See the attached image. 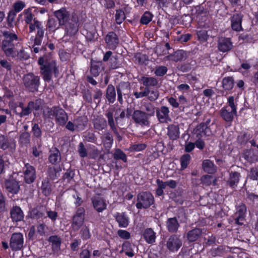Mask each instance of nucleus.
<instances>
[{
    "instance_id": "f257e3e1",
    "label": "nucleus",
    "mask_w": 258,
    "mask_h": 258,
    "mask_svg": "<svg viewBox=\"0 0 258 258\" xmlns=\"http://www.w3.org/2000/svg\"><path fill=\"white\" fill-rule=\"evenodd\" d=\"M37 63L39 66L40 74L45 82L49 83L52 80L53 75L55 78L59 76V66L56 60L52 57L51 53L39 57Z\"/></svg>"
},
{
    "instance_id": "f03ea898",
    "label": "nucleus",
    "mask_w": 258,
    "mask_h": 258,
    "mask_svg": "<svg viewBox=\"0 0 258 258\" xmlns=\"http://www.w3.org/2000/svg\"><path fill=\"white\" fill-rule=\"evenodd\" d=\"M2 50L6 56L15 52V48L21 47V43L17 32L13 30H4L2 31Z\"/></svg>"
},
{
    "instance_id": "7ed1b4c3",
    "label": "nucleus",
    "mask_w": 258,
    "mask_h": 258,
    "mask_svg": "<svg viewBox=\"0 0 258 258\" xmlns=\"http://www.w3.org/2000/svg\"><path fill=\"white\" fill-rule=\"evenodd\" d=\"M45 118L54 119L56 124L63 126L69 119L68 113L60 105H54L51 107H47L43 112Z\"/></svg>"
},
{
    "instance_id": "20e7f679",
    "label": "nucleus",
    "mask_w": 258,
    "mask_h": 258,
    "mask_svg": "<svg viewBox=\"0 0 258 258\" xmlns=\"http://www.w3.org/2000/svg\"><path fill=\"white\" fill-rule=\"evenodd\" d=\"M23 83L26 89L31 93L38 91L40 85V77L33 73H28L24 75L22 78Z\"/></svg>"
},
{
    "instance_id": "39448f33",
    "label": "nucleus",
    "mask_w": 258,
    "mask_h": 258,
    "mask_svg": "<svg viewBox=\"0 0 258 258\" xmlns=\"http://www.w3.org/2000/svg\"><path fill=\"white\" fill-rule=\"evenodd\" d=\"M153 195L150 191L139 192L136 197V207L139 210L147 209L154 204Z\"/></svg>"
},
{
    "instance_id": "423d86ee",
    "label": "nucleus",
    "mask_w": 258,
    "mask_h": 258,
    "mask_svg": "<svg viewBox=\"0 0 258 258\" xmlns=\"http://www.w3.org/2000/svg\"><path fill=\"white\" fill-rule=\"evenodd\" d=\"M43 101L40 99H37L34 101L28 102L27 106L24 107L21 111L19 112L17 109L14 110V113L20 118L27 116L31 114L33 110L39 111L42 105Z\"/></svg>"
},
{
    "instance_id": "0eeeda50",
    "label": "nucleus",
    "mask_w": 258,
    "mask_h": 258,
    "mask_svg": "<svg viewBox=\"0 0 258 258\" xmlns=\"http://www.w3.org/2000/svg\"><path fill=\"white\" fill-rule=\"evenodd\" d=\"M182 245V241L180 235L172 234L169 236L166 241L165 246L167 249L171 253L177 252Z\"/></svg>"
},
{
    "instance_id": "6e6552de",
    "label": "nucleus",
    "mask_w": 258,
    "mask_h": 258,
    "mask_svg": "<svg viewBox=\"0 0 258 258\" xmlns=\"http://www.w3.org/2000/svg\"><path fill=\"white\" fill-rule=\"evenodd\" d=\"M24 182L27 184L33 183L36 179V171L35 168L29 163H24L22 168Z\"/></svg>"
},
{
    "instance_id": "1a4fd4ad",
    "label": "nucleus",
    "mask_w": 258,
    "mask_h": 258,
    "mask_svg": "<svg viewBox=\"0 0 258 258\" xmlns=\"http://www.w3.org/2000/svg\"><path fill=\"white\" fill-rule=\"evenodd\" d=\"M4 186L9 194L17 195L20 190V182L13 175H10L4 181Z\"/></svg>"
},
{
    "instance_id": "9d476101",
    "label": "nucleus",
    "mask_w": 258,
    "mask_h": 258,
    "mask_svg": "<svg viewBox=\"0 0 258 258\" xmlns=\"http://www.w3.org/2000/svg\"><path fill=\"white\" fill-rule=\"evenodd\" d=\"M150 118L146 112L141 110H135L132 114V119L134 122L142 126H150Z\"/></svg>"
},
{
    "instance_id": "9b49d317",
    "label": "nucleus",
    "mask_w": 258,
    "mask_h": 258,
    "mask_svg": "<svg viewBox=\"0 0 258 258\" xmlns=\"http://www.w3.org/2000/svg\"><path fill=\"white\" fill-rule=\"evenodd\" d=\"M104 40L107 48L109 50H115L119 44V37L114 31L108 32L104 37Z\"/></svg>"
},
{
    "instance_id": "f8f14e48",
    "label": "nucleus",
    "mask_w": 258,
    "mask_h": 258,
    "mask_svg": "<svg viewBox=\"0 0 258 258\" xmlns=\"http://www.w3.org/2000/svg\"><path fill=\"white\" fill-rule=\"evenodd\" d=\"M24 243V237L22 233L16 232L12 234L10 240V246L13 251L20 250Z\"/></svg>"
},
{
    "instance_id": "ddd939ff",
    "label": "nucleus",
    "mask_w": 258,
    "mask_h": 258,
    "mask_svg": "<svg viewBox=\"0 0 258 258\" xmlns=\"http://www.w3.org/2000/svg\"><path fill=\"white\" fill-rule=\"evenodd\" d=\"M53 15L58 21L59 26L66 25L71 19V13L66 8L54 11Z\"/></svg>"
},
{
    "instance_id": "4468645a",
    "label": "nucleus",
    "mask_w": 258,
    "mask_h": 258,
    "mask_svg": "<svg viewBox=\"0 0 258 258\" xmlns=\"http://www.w3.org/2000/svg\"><path fill=\"white\" fill-rule=\"evenodd\" d=\"M243 15L241 13L233 14L230 18L231 28L232 30L236 32H240L243 30L242 26Z\"/></svg>"
},
{
    "instance_id": "2eb2a0df",
    "label": "nucleus",
    "mask_w": 258,
    "mask_h": 258,
    "mask_svg": "<svg viewBox=\"0 0 258 258\" xmlns=\"http://www.w3.org/2000/svg\"><path fill=\"white\" fill-rule=\"evenodd\" d=\"M236 212L235 213L236 217L235 218V223L239 226L243 224V222L245 220L246 214L247 212V207L246 205L240 203L239 205L236 206Z\"/></svg>"
},
{
    "instance_id": "dca6fc26",
    "label": "nucleus",
    "mask_w": 258,
    "mask_h": 258,
    "mask_svg": "<svg viewBox=\"0 0 258 258\" xmlns=\"http://www.w3.org/2000/svg\"><path fill=\"white\" fill-rule=\"evenodd\" d=\"M46 207L42 205H37L35 207L30 210L28 216L32 220H39L45 218Z\"/></svg>"
},
{
    "instance_id": "f3484780",
    "label": "nucleus",
    "mask_w": 258,
    "mask_h": 258,
    "mask_svg": "<svg viewBox=\"0 0 258 258\" xmlns=\"http://www.w3.org/2000/svg\"><path fill=\"white\" fill-rule=\"evenodd\" d=\"M94 209L98 213H102L107 209L106 200L100 196H94L91 199Z\"/></svg>"
},
{
    "instance_id": "a211bd4d",
    "label": "nucleus",
    "mask_w": 258,
    "mask_h": 258,
    "mask_svg": "<svg viewBox=\"0 0 258 258\" xmlns=\"http://www.w3.org/2000/svg\"><path fill=\"white\" fill-rule=\"evenodd\" d=\"M170 110L168 107L161 106L156 109V115L159 121L161 123H166L171 121L169 116Z\"/></svg>"
},
{
    "instance_id": "6ab92c4d",
    "label": "nucleus",
    "mask_w": 258,
    "mask_h": 258,
    "mask_svg": "<svg viewBox=\"0 0 258 258\" xmlns=\"http://www.w3.org/2000/svg\"><path fill=\"white\" fill-rule=\"evenodd\" d=\"M115 221L120 228H126L130 224V217L125 212H116L113 214Z\"/></svg>"
},
{
    "instance_id": "aec40b11",
    "label": "nucleus",
    "mask_w": 258,
    "mask_h": 258,
    "mask_svg": "<svg viewBox=\"0 0 258 258\" xmlns=\"http://www.w3.org/2000/svg\"><path fill=\"white\" fill-rule=\"evenodd\" d=\"M10 218L13 222L23 221L24 220V213L20 206H13L10 211Z\"/></svg>"
},
{
    "instance_id": "412c9836",
    "label": "nucleus",
    "mask_w": 258,
    "mask_h": 258,
    "mask_svg": "<svg viewBox=\"0 0 258 258\" xmlns=\"http://www.w3.org/2000/svg\"><path fill=\"white\" fill-rule=\"evenodd\" d=\"M219 113L221 118L229 125H231L233 121L234 115H237V112H233L232 110L230 111L227 106L223 107L220 109Z\"/></svg>"
},
{
    "instance_id": "4be33fe9",
    "label": "nucleus",
    "mask_w": 258,
    "mask_h": 258,
    "mask_svg": "<svg viewBox=\"0 0 258 258\" xmlns=\"http://www.w3.org/2000/svg\"><path fill=\"white\" fill-rule=\"evenodd\" d=\"M131 88L130 84L128 82H121L116 86V89L117 94V100L120 104L123 103L122 95L127 94L125 91H127Z\"/></svg>"
},
{
    "instance_id": "5701e85b",
    "label": "nucleus",
    "mask_w": 258,
    "mask_h": 258,
    "mask_svg": "<svg viewBox=\"0 0 258 258\" xmlns=\"http://www.w3.org/2000/svg\"><path fill=\"white\" fill-rule=\"evenodd\" d=\"M233 47V43L230 38L225 37H220L218 41V50L222 52H228Z\"/></svg>"
},
{
    "instance_id": "b1692460",
    "label": "nucleus",
    "mask_w": 258,
    "mask_h": 258,
    "mask_svg": "<svg viewBox=\"0 0 258 258\" xmlns=\"http://www.w3.org/2000/svg\"><path fill=\"white\" fill-rule=\"evenodd\" d=\"M193 133L196 138H203L210 136L212 132L210 127H206L204 123H200L194 129Z\"/></svg>"
},
{
    "instance_id": "393cba45",
    "label": "nucleus",
    "mask_w": 258,
    "mask_h": 258,
    "mask_svg": "<svg viewBox=\"0 0 258 258\" xmlns=\"http://www.w3.org/2000/svg\"><path fill=\"white\" fill-rule=\"evenodd\" d=\"M105 69V64L102 61L91 60L90 73L94 77H98L101 71Z\"/></svg>"
},
{
    "instance_id": "a878e982",
    "label": "nucleus",
    "mask_w": 258,
    "mask_h": 258,
    "mask_svg": "<svg viewBox=\"0 0 258 258\" xmlns=\"http://www.w3.org/2000/svg\"><path fill=\"white\" fill-rule=\"evenodd\" d=\"M204 229L195 228L190 230L186 233V237L188 243L197 241L204 233Z\"/></svg>"
},
{
    "instance_id": "bb28decb",
    "label": "nucleus",
    "mask_w": 258,
    "mask_h": 258,
    "mask_svg": "<svg viewBox=\"0 0 258 258\" xmlns=\"http://www.w3.org/2000/svg\"><path fill=\"white\" fill-rule=\"evenodd\" d=\"M48 162L52 165L59 164L61 160L59 150L56 147H52L49 151Z\"/></svg>"
},
{
    "instance_id": "cd10ccee",
    "label": "nucleus",
    "mask_w": 258,
    "mask_h": 258,
    "mask_svg": "<svg viewBox=\"0 0 258 258\" xmlns=\"http://www.w3.org/2000/svg\"><path fill=\"white\" fill-rule=\"evenodd\" d=\"M15 142L13 139L7 136H0V149L6 150L13 149L15 147Z\"/></svg>"
},
{
    "instance_id": "c85d7f7f",
    "label": "nucleus",
    "mask_w": 258,
    "mask_h": 258,
    "mask_svg": "<svg viewBox=\"0 0 258 258\" xmlns=\"http://www.w3.org/2000/svg\"><path fill=\"white\" fill-rule=\"evenodd\" d=\"M115 108H113L106 110L105 113V115L108 119V123L110 127V129L118 138H120V136H119V134L118 132L117 128L115 125V118H114L113 117V112Z\"/></svg>"
},
{
    "instance_id": "c756f323",
    "label": "nucleus",
    "mask_w": 258,
    "mask_h": 258,
    "mask_svg": "<svg viewBox=\"0 0 258 258\" xmlns=\"http://www.w3.org/2000/svg\"><path fill=\"white\" fill-rule=\"evenodd\" d=\"M187 56V53L185 51L179 49L168 55L167 57L169 60L177 62L185 60Z\"/></svg>"
},
{
    "instance_id": "7c9ffc66",
    "label": "nucleus",
    "mask_w": 258,
    "mask_h": 258,
    "mask_svg": "<svg viewBox=\"0 0 258 258\" xmlns=\"http://www.w3.org/2000/svg\"><path fill=\"white\" fill-rule=\"evenodd\" d=\"M47 240L51 244L52 251L54 253L60 251L61 244V239L60 237L56 235H51L48 237Z\"/></svg>"
},
{
    "instance_id": "2f4dec72",
    "label": "nucleus",
    "mask_w": 258,
    "mask_h": 258,
    "mask_svg": "<svg viewBox=\"0 0 258 258\" xmlns=\"http://www.w3.org/2000/svg\"><path fill=\"white\" fill-rule=\"evenodd\" d=\"M166 226L167 230L170 233H176L180 227L176 217L168 218L166 222Z\"/></svg>"
},
{
    "instance_id": "473e14b6",
    "label": "nucleus",
    "mask_w": 258,
    "mask_h": 258,
    "mask_svg": "<svg viewBox=\"0 0 258 258\" xmlns=\"http://www.w3.org/2000/svg\"><path fill=\"white\" fill-rule=\"evenodd\" d=\"M105 97L109 104H113L115 101L116 97L115 88L112 84H109L107 86Z\"/></svg>"
},
{
    "instance_id": "72a5a7b5",
    "label": "nucleus",
    "mask_w": 258,
    "mask_h": 258,
    "mask_svg": "<svg viewBox=\"0 0 258 258\" xmlns=\"http://www.w3.org/2000/svg\"><path fill=\"white\" fill-rule=\"evenodd\" d=\"M202 167L204 171L209 174H214L217 171V167L214 163L209 159L203 160Z\"/></svg>"
},
{
    "instance_id": "f704fd0d",
    "label": "nucleus",
    "mask_w": 258,
    "mask_h": 258,
    "mask_svg": "<svg viewBox=\"0 0 258 258\" xmlns=\"http://www.w3.org/2000/svg\"><path fill=\"white\" fill-rule=\"evenodd\" d=\"M240 176V173L237 171H231L227 181L228 185L232 188H235L239 183Z\"/></svg>"
},
{
    "instance_id": "c9c22d12",
    "label": "nucleus",
    "mask_w": 258,
    "mask_h": 258,
    "mask_svg": "<svg viewBox=\"0 0 258 258\" xmlns=\"http://www.w3.org/2000/svg\"><path fill=\"white\" fill-rule=\"evenodd\" d=\"M167 135L170 139L176 140L179 137V128L178 125L170 124L167 127Z\"/></svg>"
},
{
    "instance_id": "e433bc0d",
    "label": "nucleus",
    "mask_w": 258,
    "mask_h": 258,
    "mask_svg": "<svg viewBox=\"0 0 258 258\" xmlns=\"http://www.w3.org/2000/svg\"><path fill=\"white\" fill-rule=\"evenodd\" d=\"M139 81L145 87H156L158 84V80L154 77L142 76Z\"/></svg>"
},
{
    "instance_id": "4c0bfd02",
    "label": "nucleus",
    "mask_w": 258,
    "mask_h": 258,
    "mask_svg": "<svg viewBox=\"0 0 258 258\" xmlns=\"http://www.w3.org/2000/svg\"><path fill=\"white\" fill-rule=\"evenodd\" d=\"M66 27V32L67 35L69 36H75L78 31V28L77 26V22L75 20H72V22L70 21L64 25Z\"/></svg>"
},
{
    "instance_id": "58836bf2",
    "label": "nucleus",
    "mask_w": 258,
    "mask_h": 258,
    "mask_svg": "<svg viewBox=\"0 0 258 258\" xmlns=\"http://www.w3.org/2000/svg\"><path fill=\"white\" fill-rule=\"evenodd\" d=\"M51 186L50 180L48 178H45L42 180L40 189L42 194L44 196L48 197L50 195L52 191Z\"/></svg>"
},
{
    "instance_id": "ea45409f",
    "label": "nucleus",
    "mask_w": 258,
    "mask_h": 258,
    "mask_svg": "<svg viewBox=\"0 0 258 258\" xmlns=\"http://www.w3.org/2000/svg\"><path fill=\"white\" fill-rule=\"evenodd\" d=\"M235 82L232 76L224 77L222 81V87L226 91H230L234 88Z\"/></svg>"
},
{
    "instance_id": "a19ab883",
    "label": "nucleus",
    "mask_w": 258,
    "mask_h": 258,
    "mask_svg": "<svg viewBox=\"0 0 258 258\" xmlns=\"http://www.w3.org/2000/svg\"><path fill=\"white\" fill-rule=\"evenodd\" d=\"M24 15V21L26 25H29L36 20L34 15L32 12V8H29L25 9L22 13L19 15L20 18L22 15Z\"/></svg>"
},
{
    "instance_id": "79ce46f5",
    "label": "nucleus",
    "mask_w": 258,
    "mask_h": 258,
    "mask_svg": "<svg viewBox=\"0 0 258 258\" xmlns=\"http://www.w3.org/2000/svg\"><path fill=\"white\" fill-rule=\"evenodd\" d=\"M143 237L148 244H153L155 242L156 233L152 228H147L143 233Z\"/></svg>"
},
{
    "instance_id": "37998d69",
    "label": "nucleus",
    "mask_w": 258,
    "mask_h": 258,
    "mask_svg": "<svg viewBox=\"0 0 258 258\" xmlns=\"http://www.w3.org/2000/svg\"><path fill=\"white\" fill-rule=\"evenodd\" d=\"M102 142L105 150H109L113 143V136L110 133H106L101 137Z\"/></svg>"
},
{
    "instance_id": "c03bdc74",
    "label": "nucleus",
    "mask_w": 258,
    "mask_h": 258,
    "mask_svg": "<svg viewBox=\"0 0 258 258\" xmlns=\"http://www.w3.org/2000/svg\"><path fill=\"white\" fill-rule=\"evenodd\" d=\"M16 16L17 14L13 12V11H9L6 19L7 28L12 29L17 25V22L16 21Z\"/></svg>"
},
{
    "instance_id": "a18cd8bd",
    "label": "nucleus",
    "mask_w": 258,
    "mask_h": 258,
    "mask_svg": "<svg viewBox=\"0 0 258 258\" xmlns=\"http://www.w3.org/2000/svg\"><path fill=\"white\" fill-rule=\"evenodd\" d=\"M88 119L86 116H80L75 119L76 128L79 131H83L87 126Z\"/></svg>"
},
{
    "instance_id": "49530a36",
    "label": "nucleus",
    "mask_w": 258,
    "mask_h": 258,
    "mask_svg": "<svg viewBox=\"0 0 258 258\" xmlns=\"http://www.w3.org/2000/svg\"><path fill=\"white\" fill-rule=\"evenodd\" d=\"M95 130L101 131L107 127L106 120L103 117H98L95 119L93 122Z\"/></svg>"
},
{
    "instance_id": "de8ad7c7",
    "label": "nucleus",
    "mask_w": 258,
    "mask_h": 258,
    "mask_svg": "<svg viewBox=\"0 0 258 258\" xmlns=\"http://www.w3.org/2000/svg\"><path fill=\"white\" fill-rule=\"evenodd\" d=\"M252 138V135L248 132H242L237 136V143L240 145H246Z\"/></svg>"
},
{
    "instance_id": "09e8293b",
    "label": "nucleus",
    "mask_w": 258,
    "mask_h": 258,
    "mask_svg": "<svg viewBox=\"0 0 258 258\" xmlns=\"http://www.w3.org/2000/svg\"><path fill=\"white\" fill-rule=\"evenodd\" d=\"M15 52L10 55H7V57H11L12 58H15L18 57L21 60H26L28 58V56L25 52L23 48L22 45L21 44V47L15 48Z\"/></svg>"
},
{
    "instance_id": "8fccbe9b",
    "label": "nucleus",
    "mask_w": 258,
    "mask_h": 258,
    "mask_svg": "<svg viewBox=\"0 0 258 258\" xmlns=\"http://www.w3.org/2000/svg\"><path fill=\"white\" fill-rule=\"evenodd\" d=\"M85 218L81 217H72L71 226L75 231H78L83 226Z\"/></svg>"
},
{
    "instance_id": "3c124183",
    "label": "nucleus",
    "mask_w": 258,
    "mask_h": 258,
    "mask_svg": "<svg viewBox=\"0 0 258 258\" xmlns=\"http://www.w3.org/2000/svg\"><path fill=\"white\" fill-rule=\"evenodd\" d=\"M133 246V244L128 241H124L122 245V250L124 251L125 255L130 257L135 255Z\"/></svg>"
},
{
    "instance_id": "603ef678",
    "label": "nucleus",
    "mask_w": 258,
    "mask_h": 258,
    "mask_svg": "<svg viewBox=\"0 0 258 258\" xmlns=\"http://www.w3.org/2000/svg\"><path fill=\"white\" fill-rule=\"evenodd\" d=\"M126 19V16L124 11L122 9L116 10L115 14V22L118 25H120Z\"/></svg>"
},
{
    "instance_id": "864d4df0",
    "label": "nucleus",
    "mask_w": 258,
    "mask_h": 258,
    "mask_svg": "<svg viewBox=\"0 0 258 258\" xmlns=\"http://www.w3.org/2000/svg\"><path fill=\"white\" fill-rule=\"evenodd\" d=\"M113 157L114 160H121L125 163L127 162V160L126 154L121 149L118 148H116L113 154Z\"/></svg>"
},
{
    "instance_id": "5fc2aeb1",
    "label": "nucleus",
    "mask_w": 258,
    "mask_h": 258,
    "mask_svg": "<svg viewBox=\"0 0 258 258\" xmlns=\"http://www.w3.org/2000/svg\"><path fill=\"white\" fill-rule=\"evenodd\" d=\"M153 15L149 11H146L141 17L140 23L142 25H148L153 19Z\"/></svg>"
},
{
    "instance_id": "6e6d98bb",
    "label": "nucleus",
    "mask_w": 258,
    "mask_h": 258,
    "mask_svg": "<svg viewBox=\"0 0 258 258\" xmlns=\"http://www.w3.org/2000/svg\"><path fill=\"white\" fill-rule=\"evenodd\" d=\"M197 35L198 40L201 43L206 42L209 38L208 31L205 30H200L197 31Z\"/></svg>"
},
{
    "instance_id": "4d7b16f0",
    "label": "nucleus",
    "mask_w": 258,
    "mask_h": 258,
    "mask_svg": "<svg viewBox=\"0 0 258 258\" xmlns=\"http://www.w3.org/2000/svg\"><path fill=\"white\" fill-rule=\"evenodd\" d=\"M134 58L135 59V62L140 65L146 64V62L149 60L148 56L146 54L141 53H135Z\"/></svg>"
},
{
    "instance_id": "13d9d810",
    "label": "nucleus",
    "mask_w": 258,
    "mask_h": 258,
    "mask_svg": "<svg viewBox=\"0 0 258 258\" xmlns=\"http://www.w3.org/2000/svg\"><path fill=\"white\" fill-rule=\"evenodd\" d=\"M190 159V155L188 154H185L181 156L180 159L181 170H184L187 167Z\"/></svg>"
},
{
    "instance_id": "bf43d9fd",
    "label": "nucleus",
    "mask_w": 258,
    "mask_h": 258,
    "mask_svg": "<svg viewBox=\"0 0 258 258\" xmlns=\"http://www.w3.org/2000/svg\"><path fill=\"white\" fill-rule=\"evenodd\" d=\"M61 170L60 168L57 169L55 167H49L47 171L48 178L49 179L54 180L57 178V173Z\"/></svg>"
},
{
    "instance_id": "052dcab7",
    "label": "nucleus",
    "mask_w": 258,
    "mask_h": 258,
    "mask_svg": "<svg viewBox=\"0 0 258 258\" xmlns=\"http://www.w3.org/2000/svg\"><path fill=\"white\" fill-rule=\"evenodd\" d=\"M144 107L146 111V114H147L150 118L154 115L156 108L153 104L149 102L145 103L144 105Z\"/></svg>"
},
{
    "instance_id": "680f3d73",
    "label": "nucleus",
    "mask_w": 258,
    "mask_h": 258,
    "mask_svg": "<svg viewBox=\"0 0 258 258\" xmlns=\"http://www.w3.org/2000/svg\"><path fill=\"white\" fill-rule=\"evenodd\" d=\"M9 164V162L6 155L0 154V175L5 172V168Z\"/></svg>"
},
{
    "instance_id": "e2e57ef3",
    "label": "nucleus",
    "mask_w": 258,
    "mask_h": 258,
    "mask_svg": "<svg viewBox=\"0 0 258 258\" xmlns=\"http://www.w3.org/2000/svg\"><path fill=\"white\" fill-rule=\"evenodd\" d=\"M80 235L83 240H87L90 239L91 234L90 232L89 227L86 226L82 227L80 231Z\"/></svg>"
},
{
    "instance_id": "0e129e2a",
    "label": "nucleus",
    "mask_w": 258,
    "mask_h": 258,
    "mask_svg": "<svg viewBox=\"0 0 258 258\" xmlns=\"http://www.w3.org/2000/svg\"><path fill=\"white\" fill-rule=\"evenodd\" d=\"M25 7L26 5L24 2L19 1L13 4V9L10 11H13V12L17 14L20 12Z\"/></svg>"
},
{
    "instance_id": "69168bd1",
    "label": "nucleus",
    "mask_w": 258,
    "mask_h": 258,
    "mask_svg": "<svg viewBox=\"0 0 258 258\" xmlns=\"http://www.w3.org/2000/svg\"><path fill=\"white\" fill-rule=\"evenodd\" d=\"M31 135L29 132H25L20 135V142L24 145H28L30 143Z\"/></svg>"
},
{
    "instance_id": "338daca9",
    "label": "nucleus",
    "mask_w": 258,
    "mask_h": 258,
    "mask_svg": "<svg viewBox=\"0 0 258 258\" xmlns=\"http://www.w3.org/2000/svg\"><path fill=\"white\" fill-rule=\"evenodd\" d=\"M125 117V110L121 107H119L115 110L114 117L115 120L117 122L120 119H123Z\"/></svg>"
},
{
    "instance_id": "774afa93",
    "label": "nucleus",
    "mask_w": 258,
    "mask_h": 258,
    "mask_svg": "<svg viewBox=\"0 0 258 258\" xmlns=\"http://www.w3.org/2000/svg\"><path fill=\"white\" fill-rule=\"evenodd\" d=\"M168 68L165 66H159L156 67L154 70V74L157 77H163L166 74Z\"/></svg>"
}]
</instances>
